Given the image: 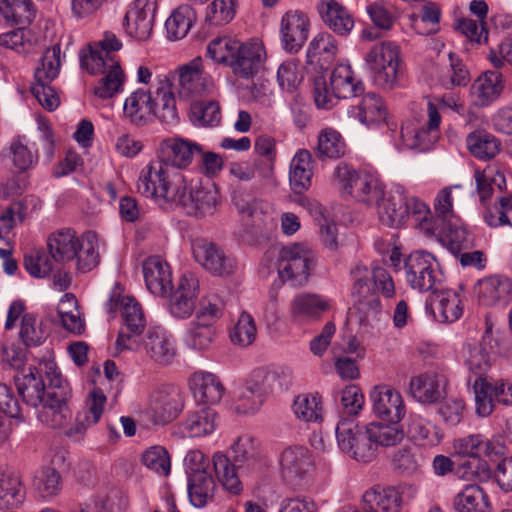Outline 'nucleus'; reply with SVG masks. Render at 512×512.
<instances>
[{
	"mask_svg": "<svg viewBox=\"0 0 512 512\" xmlns=\"http://www.w3.org/2000/svg\"><path fill=\"white\" fill-rule=\"evenodd\" d=\"M58 315L63 327L75 334H81L84 330V320L80 316L77 307V299L73 294L66 293L60 300Z\"/></svg>",
	"mask_w": 512,
	"mask_h": 512,
	"instance_id": "774afa93",
	"label": "nucleus"
},
{
	"mask_svg": "<svg viewBox=\"0 0 512 512\" xmlns=\"http://www.w3.org/2000/svg\"><path fill=\"white\" fill-rule=\"evenodd\" d=\"M184 407V398L173 386L154 389L146 407V414L154 424H166L175 419Z\"/></svg>",
	"mask_w": 512,
	"mask_h": 512,
	"instance_id": "4468645a",
	"label": "nucleus"
},
{
	"mask_svg": "<svg viewBox=\"0 0 512 512\" xmlns=\"http://www.w3.org/2000/svg\"><path fill=\"white\" fill-rule=\"evenodd\" d=\"M476 294L484 305H506L512 300V281L498 275L486 277L478 282Z\"/></svg>",
	"mask_w": 512,
	"mask_h": 512,
	"instance_id": "c756f323",
	"label": "nucleus"
},
{
	"mask_svg": "<svg viewBox=\"0 0 512 512\" xmlns=\"http://www.w3.org/2000/svg\"><path fill=\"white\" fill-rule=\"evenodd\" d=\"M215 489L216 484L210 473L188 477V496L195 507L202 508L212 501Z\"/></svg>",
	"mask_w": 512,
	"mask_h": 512,
	"instance_id": "3c124183",
	"label": "nucleus"
},
{
	"mask_svg": "<svg viewBox=\"0 0 512 512\" xmlns=\"http://www.w3.org/2000/svg\"><path fill=\"white\" fill-rule=\"evenodd\" d=\"M330 86L339 99L357 97L364 91L363 83L357 80L350 65H337L330 76Z\"/></svg>",
	"mask_w": 512,
	"mask_h": 512,
	"instance_id": "49530a36",
	"label": "nucleus"
},
{
	"mask_svg": "<svg viewBox=\"0 0 512 512\" xmlns=\"http://www.w3.org/2000/svg\"><path fill=\"white\" fill-rule=\"evenodd\" d=\"M26 499L21 476L0 467V510L17 509Z\"/></svg>",
	"mask_w": 512,
	"mask_h": 512,
	"instance_id": "f704fd0d",
	"label": "nucleus"
},
{
	"mask_svg": "<svg viewBox=\"0 0 512 512\" xmlns=\"http://www.w3.org/2000/svg\"><path fill=\"white\" fill-rule=\"evenodd\" d=\"M372 409L382 421H401L405 415V405L401 394L387 386H377L371 392Z\"/></svg>",
	"mask_w": 512,
	"mask_h": 512,
	"instance_id": "5701e85b",
	"label": "nucleus"
},
{
	"mask_svg": "<svg viewBox=\"0 0 512 512\" xmlns=\"http://www.w3.org/2000/svg\"><path fill=\"white\" fill-rule=\"evenodd\" d=\"M143 274L148 290L160 297L172 290V273L169 264L159 256L149 257L143 263Z\"/></svg>",
	"mask_w": 512,
	"mask_h": 512,
	"instance_id": "c85d7f7f",
	"label": "nucleus"
},
{
	"mask_svg": "<svg viewBox=\"0 0 512 512\" xmlns=\"http://www.w3.org/2000/svg\"><path fill=\"white\" fill-rule=\"evenodd\" d=\"M122 42L112 32H105L102 40L89 45V54L81 56V66L90 74H105L94 88V94L109 99L122 91L124 74L115 52Z\"/></svg>",
	"mask_w": 512,
	"mask_h": 512,
	"instance_id": "f257e3e1",
	"label": "nucleus"
},
{
	"mask_svg": "<svg viewBox=\"0 0 512 512\" xmlns=\"http://www.w3.org/2000/svg\"><path fill=\"white\" fill-rule=\"evenodd\" d=\"M196 153H202V146L196 142L181 137H168L159 142L156 158L167 168L182 171L192 164Z\"/></svg>",
	"mask_w": 512,
	"mask_h": 512,
	"instance_id": "2eb2a0df",
	"label": "nucleus"
},
{
	"mask_svg": "<svg viewBox=\"0 0 512 512\" xmlns=\"http://www.w3.org/2000/svg\"><path fill=\"white\" fill-rule=\"evenodd\" d=\"M219 205L220 194L214 183L191 181L181 207L188 215L203 218L215 214Z\"/></svg>",
	"mask_w": 512,
	"mask_h": 512,
	"instance_id": "dca6fc26",
	"label": "nucleus"
},
{
	"mask_svg": "<svg viewBox=\"0 0 512 512\" xmlns=\"http://www.w3.org/2000/svg\"><path fill=\"white\" fill-rule=\"evenodd\" d=\"M63 379L54 361H41L30 365L15 376V384L23 401L34 408L47 398L48 390L57 391L54 378Z\"/></svg>",
	"mask_w": 512,
	"mask_h": 512,
	"instance_id": "20e7f679",
	"label": "nucleus"
},
{
	"mask_svg": "<svg viewBox=\"0 0 512 512\" xmlns=\"http://www.w3.org/2000/svg\"><path fill=\"white\" fill-rule=\"evenodd\" d=\"M431 307L436 320L442 323H453L463 314L462 301L459 294L442 286L432 291Z\"/></svg>",
	"mask_w": 512,
	"mask_h": 512,
	"instance_id": "7c9ffc66",
	"label": "nucleus"
},
{
	"mask_svg": "<svg viewBox=\"0 0 512 512\" xmlns=\"http://www.w3.org/2000/svg\"><path fill=\"white\" fill-rule=\"evenodd\" d=\"M281 472L285 479L293 481L302 478L312 468L309 450L302 446L286 448L280 458Z\"/></svg>",
	"mask_w": 512,
	"mask_h": 512,
	"instance_id": "72a5a7b5",
	"label": "nucleus"
},
{
	"mask_svg": "<svg viewBox=\"0 0 512 512\" xmlns=\"http://www.w3.org/2000/svg\"><path fill=\"white\" fill-rule=\"evenodd\" d=\"M446 379L436 372H424L413 376L409 390L411 396L422 404H434L446 395Z\"/></svg>",
	"mask_w": 512,
	"mask_h": 512,
	"instance_id": "a878e982",
	"label": "nucleus"
},
{
	"mask_svg": "<svg viewBox=\"0 0 512 512\" xmlns=\"http://www.w3.org/2000/svg\"><path fill=\"white\" fill-rule=\"evenodd\" d=\"M0 15L7 22L25 27L35 18V10L31 0H0Z\"/></svg>",
	"mask_w": 512,
	"mask_h": 512,
	"instance_id": "5fc2aeb1",
	"label": "nucleus"
},
{
	"mask_svg": "<svg viewBox=\"0 0 512 512\" xmlns=\"http://www.w3.org/2000/svg\"><path fill=\"white\" fill-rule=\"evenodd\" d=\"M312 154L306 149H299L293 156L289 167V183L295 194L302 195L311 186Z\"/></svg>",
	"mask_w": 512,
	"mask_h": 512,
	"instance_id": "4c0bfd02",
	"label": "nucleus"
},
{
	"mask_svg": "<svg viewBox=\"0 0 512 512\" xmlns=\"http://www.w3.org/2000/svg\"><path fill=\"white\" fill-rule=\"evenodd\" d=\"M366 64L374 82L384 88L393 89L400 75V49L391 41L374 44L365 56Z\"/></svg>",
	"mask_w": 512,
	"mask_h": 512,
	"instance_id": "423d86ee",
	"label": "nucleus"
},
{
	"mask_svg": "<svg viewBox=\"0 0 512 512\" xmlns=\"http://www.w3.org/2000/svg\"><path fill=\"white\" fill-rule=\"evenodd\" d=\"M60 57V44H55L45 51L34 73L35 83L31 87V93L48 111H53L60 105L59 95L50 85L59 74Z\"/></svg>",
	"mask_w": 512,
	"mask_h": 512,
	"instance_id": "1a4fd4ad",
	"label": "nucleus"
},
{
	"mask_svg": "<svg viewBox=\"0 0 512 512\" xmlns=\"http://www.w3.org/2000/svg\"><path fill=\"white\" fill-rule=\"evenodd\" d=\"M213 467L218 481L227 491L233 494L241 492L242 486L235 466L225 454L219 452L214 454Z\"/></svg>",
	"mask_w": 512,
	"mask_h": 512,
	"instance_id": "e2e57ef3",
	"label": "nucleus"
},
{
	"mask_svg": "<svg viewBox=\"0 0 512 512\" xmlns=\"http://www.w3.org/2000/svg\"><path fill=\"white\" fill-rule=\"evenodd\" d=\"M368 431L375 448L392 447L400 444L405 433L400 421L371 422L368 424Z\"/></svg>",
	"mask_w": 512,
	"mask_h": 512,
	"instance_id": "09e8293b",
	"label": "nucleus"
},
{
	"mask_svg": "<svg viewBox=\"0 0 512 512\" xmlns=\"http://www.w3.org/2000/svg\"><path fill=\"white\" fill-rule=\"evenodd\" d=\"M266 58L265 47L259 40L239 43L229 68L238 78L253 79L262 70Z\"/></svg>",
	"mask_w": 512,
	"mask_h": 512,
	"instance_id": "f3484780",
	"label": "nucleus"
},
{
	"mask_svg": "<svg viewBox=\"0 0 512 512\" xmlns=\"http://www.w3.org/2000/svg\"><path fill=\"white\" fill-rule=\"evenodd\" d=\"M347 152L346 142L339 131L334 128H323L317 139L316 155L320 160L339 159Z\"/></svg>",
	"mask_w": 512,
	"mask_h": 512,
	"instance_id": "8fccbe9b",
	"label": "nucleus"
},
{
	"mask_svg": "<svg viewBox=\"0 0 512 512\" xmlns=\"http://www.w3.org/2000/svg\"><path fill=\"white\" fill-rule=\"evenodd\" d=\"M33 485L42 498L52 499L62 490V477L55 468L45 466L35 474Z\"/></svg>",
	"mask_w": 512,
	"mask_h": 512,
	"instance_id": "338daca9",
	"label": "nucleus"
},
{
	"mask_svg": "<svg viewBox=\"0 0 512 512\" xmlns=\"http://www.w3.org/2000/svg\"><path fill=\"white\" fill-rule=\"evenodd\" d=\"M217 413L209 408L202 407L188 414L182 422V432L188 437H203L214 432L218 424Z\"/></svg>",
	"mask_w": 512,
	"mask_h": 512,
	"instance_id": "37998d69",
	"label": "nucleus"
},
{
	"mask_svg": "<svg viewBox=\"0 0 512 512\" xmlns=\"http://www.w3.org/2000/svg\"><path fill=\"white\" fill-rule=\"evenodd\" d=\"M217 331L214 324L193 319L184 332V344L191 350L204 352L211 349Z\"/></svg>",
	"mask_w": 512,
	"mask_h": 512,
	"instance_id": "c03bdc74",
	"label": "nucleus"
},
{
	"mask_svg": "<svg viewBox=\"0 0 512 512\" xmlns=\"http://www.w3.org/2000/svg\"><path fill=\"white\" fill-rule=\"evenodd\" d=\"M80 238L70 228H62L50 234L47 239V247L54 261L62 264L74 261L77 256L76 246Z\"/></svg>",
	"mask_w": 512,
	"mask_h": 512,
	"instance_id": "473e14b6",
	"label": "nucleus"
},
{
	"mask_svg": "<svg viewBox=\"0 0 512 512\" xmlns=\"http://www.w3.org/2000/svg\"><path fill=\"white\" fill-rule=\"evenodd\" d=\"M199 280L192 272H185L179 279L176 290L169 300V312L177 319H188L196 308L199 295Z\"/></svg>",
	"mask_w": 512,
	"mask_h": 512,
	"instance_id": "6ab92c4d",
	"label": "nucleus"
},
{
	"mask_svg": "<svg viewBox=\"0 0 512 512\" xmlns=\"http://www.w3.org/2000/svg\"><path fill=\"white\" fill-rule=\"evenodd\" d=\"M105 307L113 316L117 310L121 312L123 325L115 342L116 350H139L140 338L146 328V318L141 305L131 296L113 292Z\"/></svg>",
	"mask_w": 512,
	"mask_h": 512,
	"instance_id": "7ed1b4c3",
	"label": "nucleus"
},
{
	"mask_svg": "<svg viewBox=\"0 0 512 512\" xmlns=\"http://www.w3.org/2000/svg\"><path fill=\"white\" fill-rule=\"evenodd\" d=\"M75 263L80 272H89L100 262L99 243L95 234L82 236L76 246Z\"/></svg>",
	"mask_w": 512,
	"mask_h": 512,
	"instance_id": "864d4df0",
	"label": "nucleus"
},
{
	"mask_svg": "<svg viewBox=\"0 0 512 512\" xmlns=\"http://www.w3.org/2000/svg\"><path fill=\"white\" fill-rule=\"evenodd\" d=\"M363 499L369 512H400L402 504L401 495L395 488L367 491Z\"/></svg>",
	"mask_w": 512,
	"mask_h": 512,
	"instance_id": "603ef678",
	"label": "nucleus"
},
{
	"mask_svg": "<svg viewBox=\"0 0 512 512\" xmlns=\"http://www.w3.org/2000/svg\"><path fill=\"white\" fill-rule=\"evenodd\" d=\"M315 266V254L310 247L294 243L282 247L279 252L277 269L283 282L292 286H303L308 282Z\"/></svg>",
	"mask_w": 512,
	"mask_h": 512,
	"instance_id": "6e6552de",
	"label": "nucleus"
},
{
	"mask_svg": "<svg viewBox=\"0 0 512 512\" xmlns=\"http://www.w3.org/2000/svg\"><path fill=\"white\" fill-rule=\"evenodd\" d=\"M178 96L184 100H194L213 92L214 80L204 68V60L195 57L176 69Z\"/></svg>",
	"mask_w": 512,
	"mask_h": 512,
	"instance_id": "f8f14e48",
	"label": "nucleus"
},
{
	"mask_svg": "<svg viewBox=\"0 0 512 512\" xmlns=\"http://www.w3.org/2000/svg\"><path fill=\"white\" fill-rule=\"evenodd\" d=\"M196 20V14L192 7L188 5L179 6L168 17L165 22V28L170 40H179L184 38Z\"/></svg>",
	"mask_w": 512,
	"mask_h": 512,
	"instance_id": "4d7b16f0",
	"label": "nucleus"
},
{
	"mask_svg": "<svg viewBox=\"0 0 512 512\" xmlns=\"http://www.w3.org/2000/svg\"><path fill=\"white\" fill-rule=\"evenodd\" d=\"M337 44L334 37L330 33H319L310 42L307 50L308 62L313 63H328L337 53Z\"/></svg>",
	"mask_w": 512,
	"mask_h": 512,
	"instance_id": "69168bd1",
	"label": "nucleus"
},
{
	"mask_svg": "<svg viewBox=\"0 0 512 512\" xmlns=\"http://www.w3.org/2000/svg\"><path fill=\"white\" fill-rule=\"evenodd\" d=\"M157 8V0H135L125 15L126 32L139 41L149 39Z\"/></svg>",
	"mask_w": 512,
	"mask_h": 512,
	"instance_id": "a211bd4d",
	"label": "nucleus"
},
{
	"mask_svg": "<svg viewBox=\"0 0 512 512\" xmlns=\"http://www.w3.org/2000/svg\"><path fill=\"white\" fill-rule=\"evenodd\" d=\"M380 222L391 228H398L406 223L411 217L415 225L421 230V223H424L430 215V209L420 199L408 196L402 188H396L388 195L374 203Z\"/></svg>",
	"mask_w": 512,
	"mask_h": 512,
	"instance_id": "f03ea898",
	"label": "nucleus"
},
{
	"mask_svg": "<svg viewBox=\"0 0 512 512\" xmlns=\"http://www.w3.org/2000/svg\"><path fill=\"white\" fill-rule=\"evenodd\" d=\"M455 512H492V504L486 491L477 484L466 485L456 494Z\"/></svg>",
	"mask_w": 512,
	"mask_h": 512,
	"instance_id": "a19ab883",
	"label": "nucleus"
},
{
	"mask_svg": "<svg viewBox=\"0 0 512 512\" xmlns=\"http://www.w3.org/2000/svg\"><path fill=\"white\" fill-rule=\"evenodd\" d=\"M453 448L458 456L472 459L479 457L491 458L500 454L495 442L482 434H471L457 438L453 442Z\"/></svg>",
	"mask_w": 512,
	"mask_h": 512,
	"instance_id": "58836bf2",
	"label": "nucleus"
},
{
	"mask_svg": "<svg viewBox=\"0 0 512 512\" xmlns=\"http://www.w3.org/2000/svg\"><path fill=\"white\" fill-rule=\"evenodd\" d=\"M233 201L243 224L249 231L256 235L264 236L268 227L272 225V218L263 212L259 201H244L236 196L233 197Z\"/></svg>",
	"mask_w": 512,
	"mask_h": 512,
	"instance_id": "ea45409f",
	"label": "nucleus"
},
{
	"mask_svg": "<svg viewBox=\"0 0 512 512\" xmlns=\"http://www.w3.org/2000/svg\"><path fill=\"white\" fill-rule=\"evenodd\" d=\"M335 433L339 449L350 458L361 463H369L376 458L368 424L360 425L354 418H343L338 422Z\"/></svg>",
	"mask_w": 512,
	"mask_h": 512,
	"instance_id": "0eeeda50",
	"label": "nucleus"
},
{
	"mask_svg": "<svg viewBox=\"0 0 512 512\" xmlns=\"http://www.w3.org/2000/svg\"><path fill=\"white\" fill-rule=\"evenodd\" d=\"M406 278L413 289L420 292L437 291L443 274L436 258L425 251L411 253L405 262Z\"/></svg>",
	"mask_w": 512,
	"mask_h": 512,
	"instance_id": "9b49d317",
	"label": "nucleus"
},
{
	"mask_svg": "<svg viewBox=\"0 0 512 512\" xmlns=\"http://www.w3.org/2000/svg\"><path fill=\"white\" fill-rule=\"evenodd\" d=\"M421 231L426 235L440 237L454 253L468 249L471 244L469 234L459 217L435 226L432 225V219L427 217L424 223H421Z\"/></svg>",
	"mask_w": 512,
	"mask_h": 512,
	"instance_id": "b1692460",
	"label": "nucleus"
},
{
	"mask_svg": "<svg viewBox=\"0 0 512 512\" xmlns=\"http://www.w3.org/2000/svg\"><path fill=\"white\" fill-rule=\"evenodd\" d=\"M154 98L157 101L156 118L163 123L171 124L178 120V111L174 92L169 81L164 80L157 88Z\"/></svg>",
	"mask_w": 512,
	"mask_h": 512,
	"instance_id": "bf43d9fd",
	"label": "nucleus"
},
{
	"mask_svg": "<svg viewBox=\"0 0 512 512\" xmlns=\"http://www.w3.org/2000/svg\"><path fill=\"white\" fill-rule=\"evenodd\" d=\"M190 386L194 396L208 404L218 403L225 390L219 378L208 372H195L191 376Z\"/></svg>",
	"mask_w": 512,
	"mask_h": 512,
	"instance_id": "79ce46f5",
	"label": "nucleus"
},
{
	"mask_svg": "<svg viewBox=\"0 0 512 512\" xmlns=\"http://www.w3.org/2000/svg\"><path fill=\"white\" fill-rule=\"evenodd\" d=\"M189 119L197 127H215L221 121V108L217 101L192 100Z\"/></svg>",
	"mask_w": 512,
	"mask_h": 512,
	"instance_id": "6e6d98bb",
	"label": "nucleus"
},
{
	"mask_svg": "<svg viewBox=\"0 0 512 512\" xmlns=\"http://www.w3.org/2000/svg\"><path fill=\"white\" fill-rule=\"evenodd\" d=\"M298 203L307 208L318 220L321 240L325 247L332 251L336 250L338 248L337 227L324 217L322 206L317 201L310 200L307 197H300Z\"/></svg>",
	"mask_w": 512,
	"mask_h": 512,
	"instance_id": "13d9d810",
	"label": "nucleus"
},
{
	"mask_svg": "<svg viewBox=\"0 0 512 512\" xmlns=\"http://www.w3.org/2000/svg\"><path fill=\"white\" fill-rule=\"evenodd\" d=\"M141 346L150 359L160 365L171 363L176 355L172 337L162 329L148 330Z\"/></svg>",
	"mask_w": 512,
	"mask_h": 512,
	"instance_id": "2f4dec72",
	"label": "nucleus"
},
{
	"mask_svg": "<svg viewBox=\"0 0 512 512\" xmlns=\"http://www.w3.org/2000/svg\"><path fill=\"white\" fill-rule=\"evenodd\" d=\"M309 21L307 16L298 10L288 11L281 20L283 47L288 52H298L308 37Z\"/></svg>",
	"mask_w": 512,
	"mask_h": 512,
	"instance_id": "cd10ccee",
	"label": "nucleus"
},
{
	"mask_svg": "<svg viewBox=\"0 0 512 512\" xmlns=\"http://www.w3.org/2000/svg\"><path fill=\"white\" fill-rule=\"evenodd\" d=\"M319 12L323 21L338 35H348L354 27V18L349 10L331 0L321 3Z\"/></svg>",
	"mask_w": 512,
	"mask_h": 512,
	"instance_id": "a18cd8bd",
	"label": "nucleus"
},
{
	"mask_svg": "<svg viewBox=\"0 0 512 512\" xmlns=\"http://www.w3.org/2000/svg\"><path fill=\"white\" fill-rule=\"evenodd\" d=\"M105 403L106 396L103 391L99 388L93 389L85 406L77 413L75 422L66 430V435L76 440L82 439L86 430L100 420Z\"/></svg>",
	"mask_w": 512,
	"mask_h": 512,
	"instance_id": "393cba45",
	"label": "nucleus"
},
{
	"mask_svg": "<svg viewBox=\"0 0 512 512\" xmlns=\"http://www.w3.org/2000/svg\"><path fill=\"white\" fill-rule=\"evenodd\" d=\"M502 90V75L496 71H487L473 82L471 95L476 106L485 107L495 101Z\"/></svg>",
	"mask_w": 512,
	"mask_h": 512,
	"instance_id": "c9c22d12",
	"label": "nucleus"
},
{
	"mask_svg": "<svg viewBox=\"0 0 512 512\" xmlns=\"http://www.w3.org/2000/svg\"><path fill=\"white\" fill-rule=\"evenodd\" d=\"M387 110L380 96L375 93L365 94L359 105L357 117L365 125H372L386 120Z\"/></svg>",
	"mask_w": 512,
	"mask_h": 512,
	"instance_id": "0e129e2a",
	"label": "nucleus"
},
{
	"mask_svg": "<svg viewBox=\"0 0 512 512\" xmlns=\"http://www.w3.org/2000/svg\"><path fill=\"white\" fill-rule=\"evenodd\" d=\"M466 144L470 153L482 160L493 158L500 150L498 139L484 131L470 133L466 138Z\"/></svg>",
	"mask_w": 512,
	"mask_h": 512,
	"instance_id": "052dcab7",
	"label": "nucleus"
},
{
	"mask_svg": "<svg viewBox=\"0 0 512 512\" xmlns=\"http://www.w3.org/2000/svg\"><path fill=\"white\" fill-rule=\"evenodd\" d=\"M195 260L208 272L215 276L233 274L236 264L233 258L212 242L197 240L192 245Z\"/></svg>",
	"mask_w": 512,
	"mask_h": 512,
	"instance_id": "4be33fe9",
	"label": "nucleus"
},
{
	"mask_svg": "<svg viewBox=\"0 0 512 512\" xmlns=\"http://www.w3.org/2000/svg\"><path fill=\"white\" fill-rule=\"evenodd\" d=\"M157 101L151 91L139 88L125 99L123 118L131 125L144 127L156 119Z\"/></svg>",
	"mask_w": 512,
	"mask_h": 512,
	"instance_id": "aec40b11",
	"label": "nucleus"
},
{
	"mask_svg": "<svg viewBox=\"0 0 512 512\" xmlns=\"http://www.w3.org/2000/svg\"><path fill=\"white\" fill-rule=\"evenodd\" d=\"M427 114V127H423L417 130H412L409 127L401 128L400 136L402 139V144L405 148L415 149L418 151H427L439 139L441 115L433 103L427 104Z\"/></svg>",
	"mask_w": 512,
	"mask_h": 512,
	"instance_id": "412c9836",
	"label": "nucleus"
},
{
	"mask_svg": "<svg viewBox=\"0 0 512 512\" xmlns=\"http://www.w3.org/2000/svg\"><path fill=\"white\" fill-rule=\"evenodd\" d=\"M189 190V183L182 171L169 168L165 180L159 190L156 203L160 205L174 203L182 205Z\"/></svg>",
	"mask_w": 512,
	"mask_h": 512,
	"instance_id": "de8ad7c7",
	"label": "nucleus"
},
{
	"mask_svg": "<svg viewBox=\"0 0 512 512\" xmlns=\"http://www.w3.org/2000/svg\"><path fill=\"white\" fill-rule=\"evenodd\" d=\"M350 277L353 281L352 296L356 299L359 322L372 326L373 322L378 321L381 304L372 288L369 269L363 263L357 262L350 269Z\"/></svg>",
	"mask_w": 512,
	"mask_h": 512,
	"instance_id": "9d476101",
	"label": "nucleus"
},
{
	"mask_svg": "<svg viewBox=\"0 0 512 512\" xmlns=\"http://www.w3.org/2000/svg\"><path fill=\"white\" fill-rule=\"evenodd\" d=\"M425 458L420 451L413 447H403L392 456L395 470L406 476L418 475L422 472Z\"/></svg>",
	"mask_w": 512,
	"mask_h": 512,
	"instance_id": "680f3d73",
	"label": "nucleus"
},
{
	"mask_svg": "<svg viewBox=\"0 0 512 512\" xmlns=\"http://www.w3.org/2000/svg\"><path fill=\"white\" fill-rule=\"evenodd\" d=\"M332 180L343 196L368 205L378 202L384 195V187L374 175L357 171L345 162L336 165Z\"/></svg>",
	"mask_w": 512,
	"mask_h": 512,
	"instance_id": "39448f33",
	"label": "nucleus"
},
{
	"mask_svg": "<svg viewBox=\"0 0 512 512\" xmlns=\"http://www.w3.org/2000/svg\"><path fill=\"white\" fill-rule=\"evenodd\" d=\"M53 384L57 391L48 390L47 398L39 405L37 417L39 421L51 428L64 427L70 418L67 402L71 397V389L65 379L54 378Z\"/></svg>",
	"mask_w": 512,
	"mask_h": 512,
	"instance_id": "ddd939ff",
	"label": "nucleus"
},
{
	"mask_svg": "<svg viewBox=\"0 0 512 512\" xmlns=\"http://www.w3.org/2000/svg\"><path fill=\"white\" fill-rule=\"evenodd\" d=\"M167 168L156 157L148 162L140 171L137 180V191L156 202L163 182L168 173Z\"/></svg>",
	"mask_w": 512,
	"mask_h": 512,
	"instance_id": "e433bc0d",
	"label": "nucleus"
},
{
	"mask_svg": "<svg viewBox=\"0 0 512 512\" xmlns=\"http://www.w3.org/2000/svg\"><path fill=\"white\" fill-rule=\"evenodd\" d=\"M290 369L286 367L258 368L251 372L245 383L262 398L276 391L283 390L289 383Z\"/></svg>",
	"mask_w": 512,
	"mask_h": 512,
	"instance_id": "bb28decb",
	"label": "nucleus"
}]
</instances>
